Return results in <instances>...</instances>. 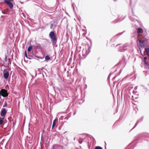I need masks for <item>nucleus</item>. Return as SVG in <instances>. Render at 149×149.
I'll list each match as a JSON object with an SVG mask.
<instances>
[{
    "instance_id": "4",
    "label": "nucleus",
    "mask_w": 149,
    "mask_h": 149,
    "mask_svg": "<svg viewBox=\"0 0 149 149\" xmlns=\"http://www.w3.org/2000/svg\"><path fill=\"white\" fill-rule=\"evenodd\" d=\"M138 41L139 42V45L141 47H144V43H145L144 41L141 38L138 39Z\"/></svg>"
},
{
    "instance_id": "11",
    "label": "nucleus",
    "mask_w": 149,
    "mask_h": 149,
    "mask_svg": "<svg viewBox=\"0 0 149 149\" xmlns=\"http://www.w3.org/2000/svg\"><path fill=\"white\" fill-rule=\"evenodd\" d=\"M141 38L145 42L147 41L148 40V38L145 37H143Z\"/></svg>"
},
{
    "instance_id": "20",
    "label": "nucleus",
    "mask_w": 149,
    "mask_h": 149,
    "mask_svg": "<svg viewBox=\"0 0 149 149\" xmlns=\"http://www.w3.org/2000/svg\"><path fill=\"white\" fill-rule=\"evenodd\" d=\"M3 14H5V13L3 12Z\"/></svg>"
},
{
    "instance_id": "16",
    "label": "nucleus",
    "mask_w": 149,
    "mask_h": 149,
    "mask_svg": "<svg viewBox=\"0 0 149 149\" xmlns=\"http://www.w3.org/2000/svg\"><path fill=\"white\" fill-rule=\"evenodd\" d=\"M53 26V24H51V25H50V28L51 29L52 28Z\"/></svg>"
},
{
    "instance_id": "6",
    "label": "nucleus",
    "mask_w": 149,
    "mask_h": 149,
    "mask_svg": "<svg viewBox=\"0 0 149 149\" xmlns=\"http://www.w3.org/2000/svg\"><path fill=\"white\" fill-rule=\"evenodd\" d=\"M9 75V73L8 72H7L3 74V77L5 79H7Z\"/></svg>"
},
{
    "instance_id": "3",
    "label": "nucleus",
    "mask_w": 149,
    "mask_h": 149,
    "mask_svg": "<svg viewBox=\"0 0 149 149\" xmlns=\"http://www.w3.org/2000/svg\"><path fill=\"white\" fill-rule=\"evenodd\" d=\"M49 36L50 38L54 41H56L57 38L54 33L53 31H51L49 34Z\"/></svg>"
},
{
    "instance_id": "15",
    "label": "nucleus",
    "mask_w": 149,
    "mask_h": 149,
    "mask_svg": "<svg viewBox=\"0 0 149 149\" xmlns=\"http://www.w3.org/2000/svg\"><path fill=\"white\" fill-rule=\"evenodd\" d=\"M25 56L26 57H27V53H26V51L25 52Z\"/></svg>"
},
{
    "instance_id": "12",
    "label": "nucleus",
    "mask_w": 149,
    "mask_h": 149,
    "mask_svg": "<svg viewBox=\"0 0 149 149\" xmlns=\"http://www.w3.org/2000/svg\"><path fill=\"white\" fill-rule=\"evenodd\" d=\"M137 33L139 34L142 31V30L141 28H139L137 29Z\"/></svg>"
},
{
    "instance_id": "19",
    "label": "nucleus",
    "mask_w": 149,
    "mask_h": 149,
    "mask_svg": "<svg viewBox=\"0 0 149 149\" xmlns=\"http://www.w3.org/2000/svg\"><path fill=\"white\" fill-rule=\"evenodd\" d=\"M5 60H6L7 59V57L6 56V57H5Z\"/></svg>"
},
{
    "instance_id": "5",
    "label": "nucleus",
    "mask_w": 149,
    "mask_h": 149,
    "mask_svg": "<svg viewBox=\"0 0 149 149\" xmlns=\"http://www.w3.org/2000/svg\"><path fill=\"white\" fill-rule=\"evenodd\" d=\"M1 112V116L2 117H3L4 118L7 112L5 109V108L2 109Z\"/></svg>"
},
{
    "instance_id": "14",
    "label": "nucleus",
    "mask_w": 149,
    "mask_h": 149,
    "mask_svg": "<svg viewBox=\"0 0 149 149\" xmlns=\"http://www.w3.org/2000/svg\"><path fill=\"white\" fill-rule=\"evenodd\" d=\"M95 149H103V148L101 147L97 146L95 147Z\"/></svg>"
},
{
    "instance_id": "18",
    "label": "nucleus",
    "mask_w": 149,
    "mask_h": 149,
    "mask_svg": "<svg viewBox=\"0 0 149 149\" xmlns=\"http://www.w3.org/2000/svg\"><path fill=\"white\" fill-rule=\"evenodd\" d=\"M6 106V104L5 105H4L3 107H4Z\"/></svg>"
},
{
    "instance_id": "17",
    "label": "nucleus",
    "mask_w": 149,
    "mask_h": 149,
    "mask_svg": "<svg viewBox=\"0 0 149 149\" xmlns=\"http://www.w3.org/2000/svg\"><path fill=\"white\" fill-rule=\"evenodd\" d=\"M147 58L146 57H145L144 58V59L145 60H147Z\"/></svg>"
},
{
    "instance_id": "2",
    "label": "nucleus",
    "mask_w": 149,
    "mask_h": 149,
    "mask_svg": "<svg viewBox=\"0 0 149 149\" xmlns=\"http://www.w3.org/2000/svg\"><path fill=\"white\" fill-rule=\"evenodd\" d=\"M13 1V0H4V2L9 6L10 9H12L13 7V5L11 2H12Z\"/></svg>"
},
{
    "instance_id": "9",
    "label": "nucleus",
    "mask_w": 149,
    "mask_h": 149,
    "mask_svg": "<svg viewBox=\"0 0 149 149\" xmlns=\"http://www.w3.org/2000/svg\"><path fill=\"white\" fill-rule=\"evenodd\" d=\"M33 47L31 45L30 46L28 49V52H30L32 49Z\"/></svg>"
},
{
    "instance_id": "7",
    "label": "nucleus",
    "mask_w": 149,
    "mask_h": 149,
    "mask_svg": "<svg viewBox=\"0 0 149 149\" xmlns=\"http://www.w3.org/2000/svg\"><path fill=\"white\" fill-rule=\"evenodd\" d=\"M58 120L57 118H56L53 121V125L52 126V129L54 128L55 127L56 125V123L57 121Z\"/></svg>"
},
{
    "instance_id": "8",
    "label": "nucleus",
    "mask_w": 149,
    "mask_h": 149,
    "mask_svg": "<svg viewBox=\"0 0 149 149\" xmlns=\"http://www.w3.org/2000/svg\"><path fill=\"white\" fill-rule=\"evenodd\" d=\"M145 51L146 52L147 55L149 56V49L148 48L145 49Z\"/></svg>"
},
{
    "instance_id": "1",
    "label": "nucleus",
    "mask_w": 149,
    "mask_h": 149,
    "mask_svg": "<svg viewBox=\"0 0 149 149\" xmlns=\"http://www.w3.org/2000/svg\"><path fill=\"white\" fill-rule=\"evenodd\" d=\"M8 95L7 91L5 89H2L0 91V95H2L3 97H6L8 96Z\"/></svg>"
},
{
    "instance_id": "10",
    "label": "nucleus",
    "mask_w": 149,
    "mask_h": 149,
    "mask_svg": "<svg viewBox=\"0 0 149 149\" xmlns=\"http://www.w3.org/2000/svg\"><path fill=\"white\" fill-rule=\"evenodd\" d=\"M4 118H0V125H1L3 123V120Z\"/></svg>"
},
{
    "instance_id": "13",
    "label": "nucleus",
    "mask_w": 149,
    "mask_h": 149,
    "mask_svg": "<svg viewBox=\"0 0 149 149\" xmlns=\"http://www.w3.org/2000/svg\"><path fill=\"white\" fill-rule=\"evenodd\" d=\"M45 59L46 60H50V58L47 55L45 56Z\"/></svg>"
}]
</instances>
